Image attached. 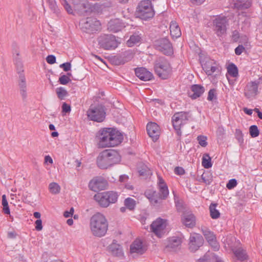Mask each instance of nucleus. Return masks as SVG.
Segmentation results:
<instances>
[{"instance_id": "obj_1", "label": "nucleus", "mask_w": 262, "mask_h": 262, "mask_svg": "<svg viewBox=\"0 0 262 262\" xmlns=\"http://www.w3.org/2000/svg\"><path fill=\"white\" fill-rule=\"evenodd\" d=\"M97 137L99 139V146L102 148L117 146L123 139L121 133L111 128L100 130Z\"/></svg>"}, {"instance_id": "obj_2", "label": "nucleus", "mask_w": 262, "mask_h": 262, "mask_svg": "<svg viewBox=\"0 0 262 262\" xmlns=\"http://www.w3.org/2000/svg\"><path fill=\"white\" fill-rule=\"evenodd\" d=\"M121 160L119 153L112 149L104 150L101 152L97 158V166L102 169H107Z\"/></svg>"}, {"instance_id": "obj_3", "label": "nucleus", "mask_w": 262, "mask_h": 262, "mask_svg": "<svg viewBox=\"0 0 262 262\" xmlns=\"http://www.w3.org/2000/svg\"><path fill=\"white\" fill-rule=\"evenodd\" d=\"M90 228L92 234L97 237L105 235L108 229V223L105 216L97 213L90 219Z\"/></svg>"}, {"instance_id": "obj_4", "label": "nucleus", "mask_w": 262, "mask_h": 262, "mask_svg": "<svg viewBox=\"0 0 262 262\" xmlns=\"http://www.w3.org/2000/svg\"><path fill=\"white\" fill-rule=\"evenodd\" d=\"M16 57H14V62L16 66V70L19 75V79L18 81L20 94L22 97L23 100H25L27 97V84L26 78L24 72V66L20 59L18 57L19 53L16 51Z\"/></svg>"}, {"instance_id": "obj_5", "label": "nucleus", "mask_w": 262, "mask_h": 262, "mask_svg": "<svg viewBox=\"0 0 262 262\" xmlns=\"http://www.w3.org/2000/svg\"><path fill=\"white\" fill-rule=\"evenodd\" d=\"M155 71L156 74L162 79L168 78L171 71L168 61L164 57H159L155 61Z\"/></svg>"}, {"instance_id": "obj_6", "label": "nucleus", "mask_w": 262, "mask_h": 262, "mask_svg": "<svg viewBox=\"0 0 262 262\" xmlns=\"http://www.w3.org/2000/svg\"><path fill=\"white\" fill-rule=\"evenodd\" d=\"M118 194L113 191H105L96 194L94 200L102 207H107L111 203H115L118 199Z\"/></svg>"}, {"instance_id": "obj_7", "label": "nucleus", "mask_w": 262, "mask_h": 262, "mask_svg": "<svg viewBox=\"0 0 262 262\" xmlns=\"http://www.w3.org/2000/svg\"><path fill=\"white\" fill-rule=\"evenodd\" d=\"M137 17L143 20L151 18L155 12L149 0L141 1L138 5L136 11Z\"/></svg>"}, {"instance_id": "obj_8", "label": "nucleus", "mask_w": 262, "mask_h": 262, "mask_svg": "<svg viewBox=\"0 0 262 262\" xmlns=\"http://www.w3.org/2000/svg\"><path fill=\"white\" fill-rule=\"evenodd\" d=\"M86 115L90 120L101 122L104 120L106 116L105 107L101 104L92 105L88 110Z\"/></svg>"}, {"instance_id": "obj_9", "label": "nucleus", "mask_w": 262, "mask_h": 262, "mask_svg": "<svg viewBox=\"0 0 262 262\" xmlns=\"http://www.w3.org/2000/svg\"><path fill=\"white\" fill-rule=\"evenodd\" d=\"M189 114V112H177L172 117L173 128L179 136H181L182 134L181 126L185 124L190 117Z\"/></svg>"}, {"instance_id": "obj_10", "label": "nucleus", "mask_w": 262, "mask_h": 262, "mask_svg": "<svg viewBox=\"0 0 262 262\" xmlns=\"http://www.w3.org/2000/svg\"><path fill=\"white\" fill-rule=\"evenodd\" d=\"M154 46L157 50L166 56H171L173 54L172 43L167 37L160 38L156 40Z\"/></svg>"}, {"instance_id": "obj_11", "label": "nucleus", "mask_w": 262, "mask_h": 262, "mask_svg": "<svg viewBox=\"0 0 262 262\" xmlns=\"http://www.w3.org/2000/svg\"><path fill=\"white\" fill-rule=\"evenodd\" d=\"M100 21L94 17H87L80 22L81 30L88 33H94L100 28Z\"/></svg>"}, {"instance_id": "obj_12", "label": "nucleus", "mask_w": 262, "mask_h": 262, "mask_svg": "<svg viewBox=\"0 0 262 262\" xmlns=\"http://www.w3.org/2000/svg\"><path fill=\"white\" fill-rule=\"evenodd\" d=\"M99 45L105 50H113L118 46L116 37L112 34H104L98 39Z\"/></svg>"}, {"instance_id": "obj_13", "label": "nucleus", "mask_w": 262, "mask_h": 262, "mask_svg": "<svg viewBox=\"0 0 262 262\" xmlns=\"http://www.w3.org/2000/svg\"><path fill=\"white\" fill-rule=\"evenodd\" d=\"M213 30L218 36H221L226 32L228 20L225 16H219L214 19Z\"/></svg>"}, {"instance_id": "obj_14", "label": "nucleus", "mask_w": 262, "mask_h": 262, "mask_svg": "<svg viewBox=\"0 0 262 262\" xmlns=\"http://www.w3.org/2000/svg\"><path fill=\"white\" fill-rule=\"evenodd\" d=\"M107 186V181L102 177H96L89 183V187L91 190L97 192L104 190Z\"/></svg>"}, {"instance_id": "obj_15", "label": "nucleus", "mask_w": 262, "mask_h": 262, "mask_svg": "<svg viewBox=\"0 0 262 262\" xmlns=\"http://www.w3.org/2000/svg\"><path fill=\"white\" fill-rule=\"evenodd\" d=\"M166 227V221L161 218H158L150 225V229L157 236L161 237L164 234V230Z\"/></svg>"}, {"instance_id": "obj_16", "label": "nucleus", "mask_w": 262, "mask_h": 262, "mask_svg": "<svg viewBox=\"0 0 262 262\" xmlns=\"http://www.w3.org/2000/svg\"><path fill=\"white\" fill-rule=\"evenodd\" d=\"M182 241L181 238L172 236L168 238L164 250L166 252H176L181 248Z\"/></svg>"}, {"instance_id": "obj_17", "label": "nucleus", "mask_w": 262, "mask_h": 262, "mask_svg": "<svg viewBox=\"0 0 262 262\" xmlns=\"http://www.w3.org/2000/svg\"><path fill=\"white\" fill-rule=\"evenodd\" d=\"M203 243L204 239L201 235L197 233H193L190 235L189 248L191 252H195L203 245Z\"/></svg>"}, {"instance_id": "obj_18", "label": "nucleus", "mask_w": 262, "mask_h": 262, "mask_svg": "<svg viewBox=\"0 0 262 262\" xmlns=\"http://www.w3.org/2000/svg\"><path fill=\"white\" fill-rule=\"evenodd\" d=\"M260 80L262 81V77L257 80L251 81L247 84L244 93L246 97L249 98L257 94L258 85L260 84Z\"/></svg>"}, {"instance_id": "obj_19", "label": "nucleus", "mask_w": 262, "mask_h": 262, "mask_svg": "<svg viewBox=\"0 0 262 262\" xmlns=\"http://www.w3.org/2000/svg\"><path fill=\"white\" fill-rule=\"evenodd\" d=\"M201 230L203 234L209 245L215 251L218 250L219 249V245L216 241V236L214 234L213 232L209 230L206 227H202Z\"/></svg>"}, {"instance_id": "obj_20", "label": "nucleus", "mask_w": 262, "mask_h": 262, "mask_svg": "<svg viewBox=\"0 0 262 262\" xmlns=\"http://www.w3.org/2000/svg\"><path fill=\"white\" fill-rule=\"evenodd\" d=\"M107 250L114 256L119 258L124 257L123 248L116 239H114L112 243L107 247Z\"/></svg>"}, {"instance_id": "obj_21", "label": "nucleus", "mask_w": 262, "mask_h": 262, "mask_svg": "<svg viewBox=\"0 0 262 262\" xmlns=\"http://www.w3.org/2000/svg\"><path fill=\"white\" fill-rule=\"evenodd\" d=\"M201 62L203 69L208 75H211L218 70L216 63L213 60L206 58L205 60L201 61Z\"/></svg>"}, {"instance_id": "obj_22", "label": "nucleus", "mask_w": 262, "mask_h": 262, "mask_svg": "<svg viewBox=\"0 0 262 262\" xmlns=\"http://www.w3.org/2000/svg\"><path fill=\"white\" fill-rule=\"evenodd\" d=\"M146 130L149 136L152 141L156 142L160 136V127L155 122L148 123L146 126Z\"/></svg>"}, {"instance_id": "obj_23", "label": "nucleus", "mask_w": 262, "mask_h": 262, "mask_svg": "<svg viewBox=\"0 0 262 262\" xmlns=\"http://www.w3.org/2000/svg\"><path fill=\"white\" fill-rule=\"evenodd\" d=\"M135 74L140 80L148 81L153 78L152 74L145 68H137L135 69Z\"/></svg>"}, {"instance_id": "obj_24", "label": "nucleus", "mask_w": 262, "mask_h": 262, "mask_svg": "<svg viewBox=\"0 0 262 262\" xmlns=\"http://www.w3.org/2000/svg\"><path fill=\"white\" fill-rule=\"evenodd\" d=\"M182 222L186 227L191 228L195 225V217L191 212H184Z\"/></svg>"}, {"instance_id": "obj_25", "label": "nucleus", "mask_w": 262, "mask_h": 262, "mask_svg": "<svg viewBox=\"0 0 262 262\" xmlns=\"http://www.w3.org/2000/svg\"><path fill=\"white\" fill-rule=\"evenodd\" d=\"M205 92V88L200 84H193L191 86V92H188L189 96L192 99L200 97Z\"/></svg>"}, {"instance_id": "obj_26", "label": "nucleus", "mask_w": 262, "mask_h": 262, "mask_svg": "<svg viewBox=\"0 0 262 262\" xmlns=\"http://www.w3.org/2000/svg\"><path fill=\"white\" fill-rule=\"evenodd\" d=\"M125 24L122 20L119 19H115L111 20L108 23V29L110 31L114 32H117L121 31L125 27Z\"/></svg>"}, {"instance_id": "obj_27", "label": "nucleus", "mask_w": 262, "mask_h": 262, "mask_svg": "<svg viewBox=\"0 0 262 262\" xmlns=\"http://www.w3.org/2000/svg\"><path fill=\"white\" fill-rule=\"evenodd\" d=\"M81 7L83 9V11L85 13L91 12L99 13L102 10L101 4L100 5L98 3H95L93 5H91L89 3L82 4Z\"/></svg>"}, {"instance_id": "obj_28", "label": "nucleus", "mask_w": 262, "mask_h": 262, "mask_svg": "<svg viewBox=\"0 0 262 262\" xmlns=\"http://www.w3.org/2000/svg\"><path fill=\"white\" fill-rule=\"evenodd\" d=\"M145 195L154 206L159 207L161 205L158 193L156 191L147 190L145 192Z\"/></svg>"}, {"instance_id": "obj_29", "label": "nucleus", "mask_w": 262, "mask_h": 262, "mask_svg": "<svg viewBox=\"0 0 262 262\" xmlns=\"http://www.w3.org/2000/svg\"><path fill=\"white\" fill-rule=\"evenodd\" d=\"M146 251L143 247L142 242L139 240L135 241L130 246V251L131 253H137L139 254H143Z\"/></svg>"}, {"instance_id": "obj_30", "label": "nucleus", "mask_w": 262, "mask_h": 262, "mask_svg": "<svg viewBox=\"0 0 262 262\" xmlns=\"http://www.w3.org/2000/svg\"><path fill=\"white\" fill-rule=\"evenodd\" d=\"M142 34L140 31H136L130 35L129 39L127 41L126 45L128 47H133L139 43L142 39Z\"/></svg>"}, {"instance_id": "obj_31", "label": "nucleus", "mask_w": 262, "mask_h": 262, "mask_svg": "<svg viewBox=\"0 0 262 262\" xmlns=\"http://www.w3.org/2000/svg\"><path fill=\"white\" fill-rule=\"evenodd\" d=\"M170 34L172 37L178 38L181 35L180 29L176 21H171L169 27Z\"/></svg>"}, {"instance_id": "obj_32", "label": "nucleus", "mask_w": 262, "mask_h": 262, "mask_svg": "<svg viewBox=\"0 0 262 262\" xmlns=\"http://www.w3.org/2000/svg\"><path fill=\"white\" fill-rule=\"evenodd\" d=\"M251 2L249 0H237L234 3V7L238 10H245L248 9L251 6Z\"/></svg>"}, {"instance_id": "obj_33", "label": "nucleus", "mask_w": 262, "mask_h": 262, "mask_svg": "<svg viewBox=\"0 0 262 262\" xmlns=\"http://www.w3.org/2000/svg\"><path fill=\"white\" fill-rule=\"evenodd\" d=\"M233 253L236 257L235 260H246L248 257L246 251L241 247L235 249Z\"/></svg>"}, {"instance_id": "obj_34", "label": "nucleus", "mask_w": 262, "mask_h": 262, "mask_svg": "<svg viewBox=\"0 0 262 262\" xmlns=\"http://www.w3.org/2000/svg\"><path fill=\"white\" fill-rule=\"evenodd\" d=\"M159 188L160 193L159 195L158 194V197L160 199V203L161 204L162 200H165L167 198L169 194V191L167 185L159 187Z\"/></svg>"}, {"instance_id": "obj_35", "label": "nucleus", "mask_w": 262, "mask_h": 262, "mask_svg": "<svg viewBox=\"0 0 262 262\" xmlns=\"http://www.w3.org/2000/svg\"><path fill=\"white\" fill-rule=\"evenodd\" d=\"M217 205L216 203H211L209 206L210 215L213 219H217L220 216L219 211L216 209Z\"/></svg>"}, {"instance_id": "obj_36", "label": "nucleus", "mask_w": 262, "mask_h": 262, "mask_svg": "<svg viewBox=\"0 0 262 262\" xmlns=\"http://www.w3.org/2000/svg\"><path fill=\"white\" fill-rule=\"evenodd\" d=\"M228 73L232 77H236L238 75L237 67L233 63H230L227 67Z\"/></svg>"}, {"instance_id": "obj_37", "label": "nucleus", "mask_w": 262, "mask_h": 262, "mask_svg": "<svg viewBox=\"0 0 262 262\" xmlns=\"http://www.w3.org/2000/svg\"><path fill=\"white\" fill-rule=\"evenodd\" d=\"M47 2L50 10L57 16H58L60 13V10L57 5L55 0H47Z\"/></svg>"}, {"instance_id": "obj_38", "label": "nucleus", "mask_w": 262, "mask_h": 262, "mask_svg": "<svg viewBox=\"0 0 262 262\" xmlns=\"http://www.w3.org/2000/svg\"><path fill=\"white\" fill-rule=\"evenodd\" d=\"M202 164L203 166L207 169L212 167L211 159L208 154H205L203 155Z\"/></svg>"}, {"instance_id": "obj_39", "label": "nucleus", "mask_w": 262, "mask_h": 262, "mask_svg": "<svg viewBox=\"0 0 262 262\" xmlns=\"http://www.w3.org/2000/svg\"><path fill=\"white\" fill-rule=\"evenodd\" d=\"M56 93L57 97L61 100H64V98L68 95L67 90L62 87L57 88L56 89Z\"/></svg>"}, {"instance_id": "obj_40", "label": "nucleus", "mask_w": 262, "mask_h": 262, "mask_svg": "<svg viewBox=\"0 0 262 262\" xmlns=\"http://www.w3.org/2000/svg\"><path fill=\"white\" fill-rule=\"evenodd\" d=\"M49 189L51 193L56 194L60 192L61 188L57 183L52 182L49 185Z\"/></svg>"}, {"instance_id": "obj_41", "label": "nucleus", "mask_w": 262, "mask_h": 262, "mask_svg": "<svg viewBox=\"0 0 262 262\" xmlns=\"http://www.w3.org/2000/svg\"><path fill=\"white\" fill-rule=\"evenodd\" d=\"M125 63L131 60L134 57V53L131 50L125 51L121 53Z\"/></svg>"}, {"instance_id": "obj_42", "label": "nucleus", "mask_w": 262, "mask_h": 262, "mask_svg": "<svg viewBox=\"0 0 262 262\" xmlns=\"http://www.w3.org/2000/svg\"><path fill=\"white\" fill-rule=\"evenodd\" d=\"M124 205L129 210H132L136 205L135 201L130 198H128L124 200Z\"/></svg>"}, {"instance_id": "obj_43", "label": "nucleus", "mask_w": 262, "mask_h": 262, "mask_svg": "<svg viewBox=\"0 0 262 262\" xmlns=\"http://www.w3.org/2000/svg\"><path fill=\"white\" fill-rule=\"evenodd\" d=\"M138 172L140 176H143L145 177V178H146L151 174V170L146 166H143L140 169H139L138 170Z\"/></svg>"}, {"instance_id": "obj_44", "label": "nucleus", "mask_w": 262, "mask_h": 262, "mask_svg": "<svg viewBox=\"0 0 262 262\" xmlns=\"http://www.w3.org/2000/svg\"><path fill=\"white\" fill-rule=\"evenodd\" d=\"M216 90L212 89L209 90L208 94L207 100L209 101H214L217 100Z\"/></svg>"}, {"instance_id": "obj_45", "label": "nucleus", "mask_w": 262, "mask_h": 262, "mask_svg": "<svg viewBox=\"0 0 262 262\" xmlns=\"http://www.w3.org/2000/svg\"><path fill=\"white\" fill-rule=\"evenodd\" d=\"M249 133L250 136L252 138H255L258 136L259 134V131L256 125H251L249 128Z\"/></svg>"}, {"instance_id": "obj_46", "label": "nucleus", "mask_w": 262, "mask_h": 262, "mask_svg": "<svg viewBox=\"0 0 262 262\" xmlns=\"http://www.w3.org/2000/svg\"><path fill=\"white\" fill-rule=\"evenodd\" d=\"M62 5L69 14H73V11L71 6L69 4L67 0H60Z\"/></svg>"}, {"instance_id": "obj_47", "label": "nucleus", "mask_w": 262, "mask_h": 262, "mask_svg": "<svg viewBox=\"0 0 262 262\" xmlns=\"http://www.w3.org/2000/svg\"><path fill=\"white\" fill-rule=\"evenodd\" d=\"M71 81L70 78L68 76L66 75H61L58 80V82L61 84L66 85L67 83H68Z\"/></svg>"}, {"instance_id": "obj_48", "label": "nucleus", "mask_w": 262, "mask_h": 262, "mask_svg": "<svg viewBox=\"0 0 262 262\" xmlns=\"http://www.w3.org/2000/svg\"><path fill=\"white\" fill-rule=\"evenodd\" d=\"M197 140L199 144L202 147H206L207 145V137L204 136H199Z\"/></svg>"}, {"instance_id": "obj_49", "label": "nucleus", "mask_w": 262, "mask_h": 262, "mask_svg": "<svg viewBox=\"0 0 262 262\" xmlns=\"http://www.w3.org/2000/svg\"><path fill=\"white\" fill-rule=\"evenodd\" d=\"M237 184V182L236 180L235 179H232L228 181V182L227 183L226 187L228 189L231 190V189H232L233 188H234L235 187H236Z\"/></svg>"}, {"instance_id": "obj_50", "label": "nucleus", "mask_w": 262, "mask_h": 262, "mask_svg": "<svg viewBox=\"0 0 262 262\" xmlns=\"http://www.w3.org/2000/svg\"><path fill=\"white\" fill-rule=\"evenodd\" d=\"M114 60L115 63L117 65L123 64L125 63L124 60L123 59L121 54L119 55L115 56Z\"/></svg>"}, {"instance_id": "obj_51", "label": "nucleus", "mask_w": 262, "mask_h": 262, "mask_svg": "<svg viewBox=\"0 0 262 262\" xmlns=\"http://www.w3.org/2000/svg\"><path fill=\"white\" fill-rule=\"evenodd\" d=\"M60 68H62L65 72H68L71 70V64L69 62H64L59 66Z\"/></svg>"}, {"instance_id": "obj_52", "label": "nucleus", "mask_w": 262, "mask_h": 262, "mask_svg": "<svg viewBox=\"0 0 262 262\" xmlns=\"http://www.w3.org/2000/svg\"><path fill=\"white\" fill-rule=\"evenodd\" d=\"M62 112L64 113H68L71 112V106L70 105L68 104L67 103L64 102L61 106Z\"/></svg>"}, {"instance_id": "obj_53", "label": "nucleus", "mask_w": 262, "mask_h": 262, "mask_svg": "<svg viewBox=\"0 0 262 262\" xmlns=\"http://www.w3.org/2000/svg\"><path fill=\"white\" fill-rule=\"evenodd\" d=\"M245 50V47L243 45H239L235 49V53L237 55H240Z\"/></svg>"}, {"instance_id": "obj_54", "label": "nucleus", "mask_w": 262, "mask_h": 262, "mask_svg": "<svg viewBox=\"0 0 262 262\" xmlns=\"http://www.w3.org/2000/svg\"><path fill=\"white\" fill-rule=\"evenodd\" d=\"M174 172L176 174L181 176L185 173V170L183 167L178 166L174 168Z\"/></svg>"}, {"instance_id": "obj_55", "label": "nucleus", "mask_w": 262, "mask_h": 262, "mask_svg": "<svg viewBox=\"0 0 262 262\" xmlns=\"http://www.w3.org/2000/svg\"><path fill=\"white\" fill-rule=\"evenodd\" d=\"M46 61L49 64H53L56 62V57L53 55H48L46 58Z\"/></svg>"}, {"instance_id": "obj_56", "label": "nucleus", "mask_w": 262, "mask_h": 262, "mask_svg": "<svg viewBox=\"0 0 262 262\" xmlns=\"http://www.w3.org/2000/svg\"><path fill=\"white\" fill-rule=\"evenodd\" d=\"M35 229L37 231H40L42 229V221L40 219L37 220L35 222Z\"/></svg>"}, {"instance_id": "obj_57", "label": "nucleus", "mask_w": 262, "mask_h": 262, "mask_svg": "<svg viewBox=\"0 0 262 262\" xmlns=\"http://www.w3.org/2000/svg\"><path fill=\"white\" fill-rule=\"evenodd\" d=\"M209 256L206 254L203 257L198 259L196 262H209Z\"/></svg>"}, {"instance_id": "obj_58", "label": "nucleus", "mask_w": 262, "mask_h": 262, "mask_svg": "<svg viewBox=\"0 0 262 262\" xmlns=\"http://www.w3.org/2000/svg\"><path fill=\"white\" fill-rule=\"evenodd\" d=\"M232 39L234 41L237 42L239 38V33L237 30H235L232 32Z\"/></svg>"}, {"instance_id": "obj_59", "label": "nucleus", "mask_w": 262, "mask_h": 262, "mask_svg": "<svg viewBox=\"0 0 262 262\" xmlns=\"http://www.w3.org/2000/svg\"><path fill=\"white\" fill-rule=\"evenodd\" d=\"M102 8H110L113 6L112 2L111 1H107L103 3L102 4Z\"/></svg>"}, {"instance_id": "obj_60", "label": "nucleus", "mask_w": 262, "mask_h": 262, "mask_svg": "<svg viewBox=\"0 0 262 262\" xmlns=\"http://www.w3.org/2000/svg\"><path fill=\"white\" fill-rule=\"evenodd\" d=\"M202 179L204 183H205L207 185H210L211 183V181L210 180L207 179L206 178V174L203 173L201 176Z\"/></svg>"}, {"instance_id": "obj_61", "label": "nucleus", "mask_w": 262, "mask_h": 262, "mask_svg": "<svg viewBox=\"0 0 262 262\" xmlns=\"http://www.w3.org/2000/svg\"><path fill=\"white\" fill-rule=\"evenodd\" d=\"M166 184L165 183L164 180L163 179V178L160 177L158 176V186L159 187L162 186L163 185H166Z\"/></svg>"}, {"instance_id": "obj_62", "label": "nucleus", "mask_w": 262, "mask_h": 262, "mask_svg": "<svg viewBox=\"0 0 262 262\" xmlns=\"http://www.w3.org/2000/svg\"><path fill=\"white\" fill-rule=\"evenodd\" d=\"M128 180V176L126 174H123L120 176L119 177V181L121 182H125L127 181Z\"/></svg>"}, {"instance_id": "obj_63", "label": "nucleus", "mask_w": 262, "mask_h": 262, "mask_svg": "<svg viewBox=\"0 0 262 262\" xmlns=\"http://www.w3.org/2000/svg\"><path fill=\"white\" fill-rule=\"evenodd\" d=\"M3 210L4 213L6 214H9L10 213V211L8 205H4Z\"/></svg>"}, {"instance_id": "obj_64", "label": "nucleus", "mask_w": 262, "mask_h": 262, "mask_svg": "<svg viewBox=\"0 0 262 262\" xmlns=\"http://www.w3.org/2000/svg\"><path fill=\"white\" fill-rule=\"evenodd\" d=\"M2 204L3 206L8 205V203L7 200L6 196L5 194L2 195Z\"/></svg>"}]
</instances>
